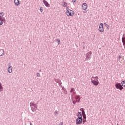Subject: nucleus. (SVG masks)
<instances>
[{"label": "nucleus", "instance_id": "nucleus-1", "mask_svg": "<svg viewBox=\"0 0 125 125\" xmlns=\"http://www.w3.org/2000/svg\"><path fill=\"white\" fill-rule=\"evenodd\" d=\"M91 83L95 86H97L99 84V82L98 81V77H92L91 78Z\"/></svg>", "mask_w": 125, "mask_h": 125}, {"label": "nucleus", "instance_id": "nucleus-2", "mask_svg": "<svg viewBox=\"0 0 125 125\" xmlns=\"http://www.w3.org/2000/svg\"><path fill=\"white\" fill-rule=\"evenodd\" d=\"M77 117L78 118L76 120V123L77 124V125H80L83 122V118H82V112H78Z\"/></svg>", "mask_w": 125, "mask_h": 125}, {"label": "nucleus", "instance_id": "nucleus-3", "mask_svg": "<svg viewBox=\"0 0 125 125\" xmlns=\"http://www.w3.org/2000/svg\"><path fill=\"white\" fill-rule=\"evenodd\" d=\"M66 14L68 17L74 16L75 15V12L71 9H68L66 10Z\"/></svg>", "mask_w": 125, "mask_h": 125}, {"label": "nucleus", "instance_id": "nucleus-4", "mask_svg": "<svg viewBox=\"0 0 125 125\" xmlns=\"http://www.w3.org/2000/svg\"><path fill=\"white\" fill-rule=\"evenodd\" d=\"M30 106L31 107V109H32L33 112H35V111H36V110H37V105L35 104H34V103H31Z\"/></svg>", "mask_w": 125, "mask_h": 125}, {"label": "nucleus", "instance_id": "nucleus-5", "mask_svg": "<svg viewBox=\"0 0 125 125\" xmlns=\"http://www.w3.org/2000/svg\"><path fill=\"white\" fill-rule=\"evenodd\" d=\"M99 31L100 33H103L104 32V28L103 27V24L100 23L99 27Z\"/></svg>", "mask_w": 125, "mask_h": 125}, {"label": "nucleus", "instance_id": "nucleus-6", "mask_svg": "<svg viewBox=\"0 0 125 125\" xmlns=\"http://www.w3.org/2000/svg\"><path fill=\"white\" fill-rule=\"evenodd\" d=\"M115 87L117 89H120V90H122V89H124V88L123 87V86H122V85H121V83H120L116 84Z\"/></svg>", "mask_w": 125, "mask_h": 125}, {"label": "nucleus", "instance_id": "nucleus-7", "mask_svg": "<svg viewBox=\"0 0 125 125\" xmlns=\"http://www.w3.org/2000/svg\"><path fill=\"white\" fill-rule=\"evenodd\" d=\"M4 15V14L3 12L0 13V20H1L3 21V22H5V19L4 17H3V16Z\"/></svg>", "mask_w": 125, "mask_h": 125}, {"label": "nucleus", "instance_id": "nucleus-8", "mask_svg": "<svg viewBox=\"0 0 125 125\" xmlns=\"http://www.w3.org/2000/svg\"><path fill=\"white\" fill-rule=\"evenodd\" d=\"M82 7L83 10H86L87 9V4L84 3L82 4Z\"/></svg>", "mask_w": 125, "mask_h": 125}, {"label": "nucleus", "instance_id": "nucleus-9", "mask_svg": "<svg viewBox=\"0 0 125 125\" xmlns=\"http://www.w3.org/2000/svg\"><path fill=\"white\" fill-rule=\"evenodd\" d=\"M62 6H63V7H66V10L69 9V7H68V4L66 2H63L62 3Z\"/></svg>", "mask_w": 125, "mask_h": 125}, {"label": "nucleus", "instance_id": "nucleus-10", "mask_svg": "<svg viewBox=\"0 0 125 125\" xmlns=\"http://www.w3.org/2000/svg\"><path fill=\"white\" fill-rule=\"evenodd\" d=\"M43 2L45 6H46V7H50V5L49 4V3H48V2H47V1L43 0Z\"/></svg>", "mask_w": 125, "mask_h": 125}, {"label": "nucleus", "instance_id": "nucleus-11", "mask_svg": "<svg viewBox=\"0 0 125 125\" xmlns=\"http://www.w3.org/2000/svg\"><path fill=\"white\" fill-rule=\"evenodd\" d=\"M75 99L77 102H80V99H81V98H80V95H76Z\"/></svg>", "mask_w": 125, "mask_h": 125}, {"label": "nucleus", "instance_id": "nucleus-12", "mask_svg": "<svg viewBox=\"0 0 125 125\" xmlns=\"http://www.w3.org/2000/svg\"><path fill=\"white\" fill-rule=\"evenodd\" d=\"M122 42L124 46V48L125 49V37L122 38Z\"/></svg>", "mask_w": 125, "mask_h": 125}, {"label": "nucleus", "instance_id": "nucleus-13", "mask_svg": "<svg viewBox=\"0 0 125 125\" xmlns=\"http://www.w3.org/2000/svg\"><path fill=\"white\" fill-rule=\"evenodd\" d=\"M15 4L17 6H18V5L19 4V0H14Z\"/></svg>", "mask_w": 125, "mask_h": 125}, {"label": "nucleus", "instance_id": "nucleus-14", "mask_svg": "<svg viewBox=\"0 0 125 125\" xmlns=\"http://www.w3.org/2000/svg\"><path fill=\"white\" fill-rule=\"evenodd\" d=\"M8 72L10 73H12V68H11V67H9L8 68Z\"/></svg>", "mask_w": 125, "mask_h": 125}, {"label": "nucleus", "instance_id": "nucleus-15", "mask_svg": "<svg viewBox=\"0 0 125 125\" xmlns=\"http://www.w3.org/2000/svg\"><path fill=\"white\" fill-rule=\"evenodd\" d=\"M80 111H82L81 115L85 114V112H84V110H83V108L80 109Z\"/></svg>", "mask_w": 125, "mask_h": 125}, {"label": "nucleus", "instance_id": "nucleus-16", "mask_svg": "<svg viewBox=\"0 0 125 125\" xmlns=\"http://www.w3.org/2000/svg\"><path fill=\"white\" fill-rule=\"evenodd\" d=\"M121 84H122V86L125 87V81H122L121 82Z\"/></svg>", "mask_w": 125, "mask_h": 125}, {"label": "nucleus", "instance_id": "nucleus-17", "mask_svg": "<svg viewBox=\"0 0 125 125\" xmlns=\"http://www.w3.org/2000/svg\"><path fill=\"white\" fill-rule=\"evenodd\" d=\"M3 22H5V21H2V20H0V26L3 25Z\"/></svg>", "mask_w": 125, "mask_h": 125}, {"label": "nucleus", "instance_id": "nucleus-18", "mask_svg": "<svg viewBox=\"0 0 125 125\" xmlns=\"http://www.w3.org/2000/svg\"><path fill=\"white\" fill-rule=\"evenodd\" d=\"M105 27H106L107 29H108V30H109V28H110V26H109V25H108L107 24H105Z\"/></svg>", "mask_w": 125, "mask_h": 125}, {"label": "nucleus", "instance_id": "nucleus-19", "mask_svg": "<svg viewBox=\"0 0 125 125\" xmlns=\"http://www.w3.org/2000/svg\"><path fill=\"white\" fill-rule=\"evenodd\" d=\"M40 12H42V11H43V9L42 8V7H40Z\"/></svg>", "mask_w": 125, "mask_h": 125}, {"label": "nucleus", "instance_id": "nucleus-20", "mask_svg": "<svg viewBox=\"0 0 125 125\" xmlns=\"http://www.w3.org/2000/svg\"><path fill=\"white\" fill-rule=\"evenodd\" d=\"M57 42H58V44H60V40L59 39H57Z\"/></svg>", "mask_w": 125, "mask_h": 125}, {"label": "nucleus", "instance_id": "nucleus-21", "mask_svg": "<svg viewBox=\"0 0 125 125\" xmlns=\"http://www.w3.org/2000/svg\"><path fill=\"white\" fill-rule=\"evenodd\" d=\"M82 116H83V119H86V116L85 115V114H83V115H82Z\"/></svg>", "mask_w": 125, "mask_h": 125}, {"label": "nucleus", "instance_id": "nucleus-22", "mask_svg": "<svg viewBox=\"0 0 125 125\" xmlns=\"http://www.w3.org/2000/svg\"><path fill=\"white\" fill-rule=\"evenodd\" d=\"M2 89V86L1 85V83H0V90H1Z\"/></svg>", "mask_w": 125, "mask_h": 125}, {"label": "nucleus", "instance_id": "nucleus-23", "mask_svg": "<svg viewBox=\"0 0 125 125\" xmlns=\"http://www.w3.org/2000/svg\"><path fill=\"white\" fill-rule=\"evenodd\" d=\"M73 91H75V89L73 88L71 89L70 92H73Z\"/></svg>", "mask_w": 125, "mask_h": 125}, {"label": "nucleus", "instance_id": "nucleus-24", "mask_svg": "<svg viewBox=\"0 0 125 125\" xmlns=\"http://www.w3.org/2000/svg\"><path fill=\"white\" fill-rule=\"evenodd\" d=\"M55 115H58V111H56L55 112Z\"/></svg>", "mask_w": 125, "mask_h": 125}, {"label": "nucleus", "instance_id": "nucleus-25", "mask_svg": "<svg viewBox=\"0 0 125 125\" xmlns=\"http://www.w3.org/2000/svg\"><path fill=\"white\" fill-rule=\"evenodd\" d=\"M63 125V122H60V124H59V125Z\"/></svg>", "mask_w": 125, "mask_h": 125}, {"label": "nucleus", "instance_id": "nucleus-26", "mask_svg": "<svg viewBox=\"0 0 125 125\" xmlns=\"http://www.w3.org/2000/svg\"><path fill=\"white\" fill-rule=\"evenodd\" d=\"M121 56H119V57H118V60H120L121 59Z\"/></svg>", "mask_w": 125, "mask_h": 125}, {"label": "nucleus", "instance_id": "nucleus-27", "mask_svg": "<svg viewBox=\"0 0 125 125\" xmlns=\"http://www.w3.org/2000/svg\"><path fill=\"white\" fill-rule=\"evenodd\" d=\"M72 100V102H73V104L75 105L76 104V103L75 102V101H73V100Z\"/></svg>", "mask_w": 125, "mask_h": 125}, {"label": "nucleus", "instance_id": "nucleus-28", "mask_svg": "<svg viewBox=\"0 0 125 125\" xmlns=\"http://www.w3.org/2000/svg\"><path fill=\"white\" fill-rule=\"evenodd\" d=\"M72 2H73V3L76 2V0H72Z\"/></svg>", "mask_w": 125, "mask_h": 125}, {"label": "nucleus", "instance_id": "nucleus-29", "mask_svg": "<svg viewBox=\"0 0 125 125\" xmlns=\"http://www.w3.org/2000/svg\"><path fill=\"white\" fill-rule=\"evenodd\" d=\"M88 54H90V55H91V53H88L87 54V55H88Z\"/></svg>", "mask_w": 125, "mask_h": 125}, {"label": "nucleus", "instance_id": "nucleus-30", "mask_svg": "<svg viewBox=\"0 0 125 125\" xmlns=\"http://www.w3.org/2000/svg\"><path fill=\"white\" fill-rule=\"evenodd\" d=\"M37 77H40V73L37 74Z\"/></svg>", "mask_w": 125, "mask_h": 125}, {"label": "nucleus", "instance_id": "nucleus-31", "mask_svg": "<svg viewBox=\"0 0 125 125\" xmlns=\"http://www.w3.org/2000/svg\"><path fill=\"white\" fill-rule=\"evenodd\" d=\"M2 51H3V53H4V51H3V50H2Z\"/></svg>", "mask_w": 125, "mask_h": 125}, {"label": "nucleus", "instance_id": "nucleus-32", "mask_svg": "<svg viewBox=\"0 0 125 125\" xmlns=\"http://www.w3.org/2000/svg\"><path fill=\"white\" fill-rule=\"evenodd\" d=\"M30 125H32V123H30Z\"/></svg>", "mask_w": 125, "mask_h": 125}]
</instances>
